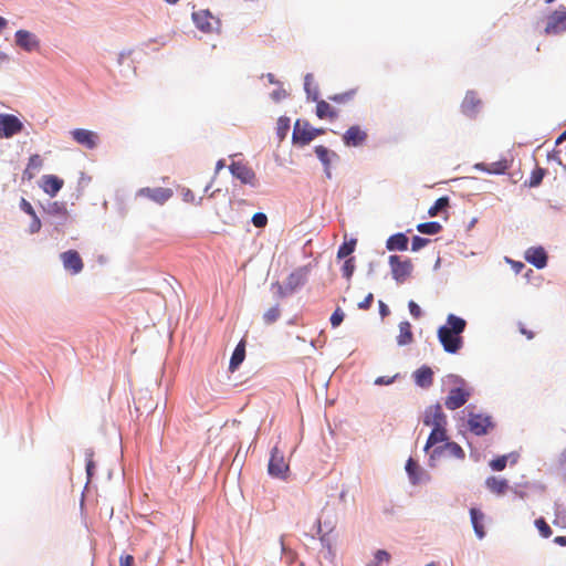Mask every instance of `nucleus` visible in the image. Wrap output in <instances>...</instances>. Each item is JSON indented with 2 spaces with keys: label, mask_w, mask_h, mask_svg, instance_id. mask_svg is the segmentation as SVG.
<instances>
[{
  "label": "nucleus",
  "mask_w": 566,
  "mask_h": 566,
  "mask_svg": "<svg viewBox=\"0 0 566 566\" xmlns=\"http://www.w3.org/2000/svg\"><path fill=\"white\" fill-rule=\"evenodd\" d=\"M465 326L467 322L463 318L449 314L447 324L439 327L438 338L447 353L455 354L462 348L463 338L461 334L464 332Z\"/></svg>",
  "instance_id": "1"
},
{
  "label": "nucleus",
  "mask_w": 566,
  "mask_h": 566,
  "mask_svg": "<svg viewBox=\"0 0 566 566\" xmlns=\"http://www.w3.org/2000/svg\"><path fill=\"white\" fill-rule=\"evenodd\" d=\"M307 272L304 268H300L293 271L287 277L284 285L279 282L273 284L276 287V294L279 297H285L294 293L298 287L304 285L306 282Z\"/></svg>",
  "instance_id": "2"
},
{
  "label": "nucleus",
  "mask_w": 566,
  "mask_h": 566,
  "mask_svg": "<svg viewBox=\"0 0 566 566\" xmlns=\"http://www.w3.org/2000/svg\"><path fill=\"white\" fill-rule=\"evenodd\" d=\"M459 387L451 388L444 399V406L449 410H455L464 406L471 397V389L467 386L463 379L458 380Z\"/></svg>",
  "instance_id": "3"
},
{
  "label": "nucleus",
  "mask_w": 566,
  "mask_h": 566,
  "mask_svg": "<svg viewBox=\"0 0 566 566\" xmlns=\"http://www.w3.org/2000/svg\"><path fill=\"white\" fill-rule=\"evenodd\" d=\"M389 265L394 280L399 284L403 283L413 270L412 262L409 259L402 260L399 255H390Z\"/></svg>",
  "instance_id": "4"
},
{
  "label": "nucleus",
  "mask_w": 566,
  "mask_h": 566,
  "mask_svg": "<svg viewBox=\"0 0 566 566\" xmlns=\"http://www.w3.org/2000/svg\"><path fill=\"white\" fill-rule=\"evenodd\" d=\"M268 471L270 475L280 479H284L289 472V464L284 459L283 451L279 450L277 447H274L271 451Z\"/></svg>",
  "instance_id": "5"
},
{
  "label": "nucleus",
  "mask_w": 566,
  "mask_h": 566,
  "mask_svg": "<svg viewBox=\"0 0 566 566\" xmlns=\"http://www.w3.org/2000/svg\"><path fill=\"white\" fill-rule=\"evenodd\" d=\"M564 31H566V9L563 7L548 15L545 33L547 35H556Z\"/></svg>",
  "instance_id": "6"
},
{
  "label": "nucleus",
  "mask_w": 566,
  "mask_h": 566,
  "mask_svg": "<svg viewBox=\"0 0 566 566\" xmlns=\"http://www.w3.org/2000/svg\"><path fill=\"white\" fill-rule=\"evenodd\" d=\"M23 129L22 122L14 115L0 113V137L11 138L21 133Z\"/></svg>",
  "instance_id": "7"
},
{
  "label": "nucleus",
  "mask_w": 566,
  "mask_h": 566,
  "mask_svg": "<svg viewBox=\"0 0 566 566\" xmlns=\"http://www.w3.org/2000/svg\"><path fill=\"white\" fill-rule=\"evenodd\" d=\"M468 426L475 436H483L493 427V423L491 417L471 412L469 413Z\"/></svg>",
  "instance_id": "8"
},
{
  "label": "nucleus",
  "mask_w": 566,
  "mask_h": 566,
  "mask_svg": "<svg viewBox=\"0 0 566 566\" xmlns=\"http://www.w3.org/2000/svg\"><path fill=\"white\" fill-rule=\"evenodd\" d=\"M230 171L235 178L240 179L242 184H247L252 187H255L258 184L253 169L241 161H233L230 165Z\"/></svg>",
  "instance_id": "9"
},
{
  "label": "nucleus",
  "mask_w": 566,
  "mask_h": 566,
  "mask_svg": "<svg viewBox=\"0 0 566 566\" xmlns=\"http://www.w3.org/2000/svg\"><path fill=\"white\" fill-rule=\"evenodd\" d=\"M174 192L170 188H142L138 190L137 196L145 197L158 205H164L172 197Z\"/></svg>",
  "instance_id": "10"
},
{
  "label": "nucleus",
  "mask_w": 566,
  "mask_h": 566,
  "mask_svg": "<svg viewBox=\"0 0 566 566\" xmlns=\"http://www.w3.org/2000/svg\"><path fill=\"white\" fill-rule=\"evenodd\" d=\"M423 423L432 428L447 426V417L439 403L430 406L426 409Z\"/></svg>",
  "instance_id": "11"
},
{
  "label": "nucleus",
  "mask_w": 566,
  "mask_h": 566,
  "mask_svg": "<svg viewBox=\"0 0 566 566\" xmlns=\"http://www.w3.org/2000/svg\"><path fill=\"white\" fill-rule=\"evenodd\" d=\"M367 132L358 125L350 126L343 135V142L348 147L361 146L367 139Z\"/></svg>",
  "instance_id": "12"
},
{
  "label": "nucleus",
  "mask_w": 566,
  "mask_h": 566,
  "mask_svg": "<svg viewBox=\"0 0 566 566\" xmlns=\"http://www.w3.org/2000/svg\"><path fill=\"white\" fill-rule=\"evenodd\" d=\"M63 266L66 271L72 274H77L83 270V261L78 252L75 250H69L61 254Z\"/></svg>",
  "instance_id": "13"
},
{
  "label": "nucleus",
  "mask_w": 566,
  "mask_h": 566,
  "mask_svg": "<svg viewBox=\"0 0 566 566\" xmlns=\"http://www.w3.org/2000/svg\"><path fill=\"white\" fill-rule=\"evenodd\" d=\"M315 138L314 128L308 123L301 124L300 120L295 123L293 130V140L296 144L307 145Z\"/></svg>",
  "instance_id": "14"
},
{
  "label": "nucleus",
  "mask_w": 566,
  "mask_h": 566,
  "mask_svg": "<svg viewBox=\"0 0 566 566\" xmlns=\"http://www.w3.org/2000/svg\"><path fill=\"white\" fill-rule=\"evenodd\" d=\"M15 43L27 52L38 50L40 44L38 38L27 30H18L15 32Z\"/></svg>",
  "instance_id": "15"
},
{
  "label": "nucleus",
  "mask_w": 566,
  "mask_h": 566,
  "mask_svg": "<svg viewBox=\"0 0 566 566\" xmlns=\"http://www.w3.org/2000/svg\"><path fill=\"white\" fill-rule=\"evenodd\" d=\"M192 20L198 29L203 32H211L214 29V23L218 21L208 10H201L192 13Z\"/></svg>",
  "instance_id": "16"
},
{
  "label": "nucleus",
  "mask_w": 566,
  "mask_h": 566,
  "mask_svg": "<svg viewBox=\"0 0 566 566\" xmlns=\"http://www.w3.org/2000/svg\"><path fill=\"white\" fill-rule=\"evenodd\" d=\"M525 260L537 269H543L547 264V254L542 247H532L525 252Z\"/></svg>",
  "instance_id": "17"
},
{
  "label": "nucleus",
  "mask_w": 566,
  "mask_h": 566,
  "mask_svg": "<svg viewBox=\"0 0 566 566\" xmlns=\"http://www.w3.org/2000/svg\"><path fill=\"white\" fill-rule=\"evenodd\" d=\"M74 140L88 149H93L97 145L96 133L83 128H77L72 132Z\"/></svg>",
  "instance_id": "18"
},
{
  "label": "nucleus",
  "mask_w": 566,
  "mask_h": 566,
  "mask_svg": "<svg viewBox=\"0 0 566 566\" xmlns=\"http://www.w3.org/2000/svg\"><path fill=\"white\" fill-rule=\"evenodd\" d=\"M63 180L54 175H45L42 177L41 188L45 193L54 197L63 187Z\"/></svg>",
  "instance_id": "19"
},
{
  "label": "nucleus",
  "mask_w": 566,
  "mask_h": 566,
  "mask_svg": "<svg viewBox=\"0 0 566 566\" xmlns=\"http://www.w3.org/2000/svg\"><path fill=\"white\" fill-rule=\"evenodd\" d=\"M444 453L457 459H463L465 455L463 449L458 443L452 441H447L443 446L436 448L432 452V457L441 455Z\"/></svg>",
  "instance_id": "20"
},
{
  "label": "nucleus",
  "mask_w": 566,
  "mask_h": 566,
  "mask_svg": "<svg viewBox=\"0 0 566 566\" xmlns=\"http://www.w3.org/2000/svg\"><path fill=\"white\" fill-rule=\"evenodd\" d=\"M134 402L137 411L151 412L157 406L147 390H140L134 399Z\"/></svg>",
  "instance_id": "21"
},
{
  "label": "nucleus",
  "mask_w": 566,
  "mask_h": 566,
  "mask_svg": "<svg viewBox=\"0 0 566 566\" xmlns=\"http://www.w3.org/2000/svg\"><path fill=\"white\" fill-rule=\"evenodd\" d=\"M43 160L40 155L34 154L29 158L28 165L25 169L23 170L22 178L23 180H32L36 172L42 168Z\"/></svg>",
  "instance_id": "22"
},
{
  "label": "nucleus",
  "mask_w": 566,
  "mask_h": 566,
  "mask_svg": "<svg viewBox=\"0 0 566 566\" xmlns=\"http://www.w3.org/2000/svg\"><path fill=\"white\" fill-rule=\"evenodd\" d=\"M470 516H471V522H472V526H473L475 535L480 539H482L485 536V530H484L485 515H484V513L478 509L472 507L470 510Z\"/></svg>",
  "instance_id": "23"
},
{
  "label": "nucleus",
  "mask_w": 566,
  "mask_h": 566,
  "mask_svg": "<svg viewBox=\"0 0 566 566\" xmlns=\"http://www.w3.org/2000/svg\"><path fill=\"white\" fill-rule=\"evenodd\" d=\"M408 238L405 233H396L388 238L386 248L389 251H406L408 249Z\"/></svg>",
  "instance_id": "24"
},
{
  "label": "nucleus",
  "mask_w": 566,
  "mask_h": 566,
  "mask_svg": "<svg viewBox=\"0 0 566 566\" xmlns=\"http://www.w3.org/2000/svg\"><path fill=\"white\" fill-rule=\"evenodd\" d=\"M481 105V101L478 97L476 93L468 92L463 102H462V112L468 116H473L479 106Z\"/></svg>",
  "instance_id": "25"
},
{
  "label": "nucleus",
  "mask_w": 566,
  "mask_h": 566,
  "mask_svg": "<svg viewBox=\"0 0 566 566\" xmlns=\"http://www.w3.org/2000/svg\"><path fill=\"white\" fill-rule=\"evenodd\" d=\"M413 377L416 384L422 388L431 386L433 381V373L428 366H422L417 369L413 374Z\"/></svg>",
  "instance_id": "26"
},
{
  "label": "nucleus",
  "mask_w": 566,
  "mask_h": 566,
  "mask_svg": "<svg viewBox=\"0 0 566 566\" xmlns=\"http://www.w3.org/2000/svg\"><path fill=\"white\" fill-rule=\"evenodd\" d=\"M413 342V334L411 324L407 321L399 323V334L397 336V344L399 346H406Z\"/></svg>",
  "instance_id": "27"
},
{
  "label": "nucleus",
  "mask_w": 566,
  "mask_h": 566,
  "mask_svg": "<svg viewBox=\"0 0 566 566\" xmlns=\"http://www.w3.org/2000/svg\"><path fill=\"white\" fill-rule=\"evenodd\" d=\"M315 154H316L317 158L324 165L326 175L328 177H331V172H329L331 161H332V158H337V154L334 151H331L327 147L322 146V145L315 147Z\"/></svg>",
  "instance_id": "28"
},
{
  "label": "nucleus",
  "mask_w": 566,
  "mask_h": 566,
  "mask_svg": "<svg viewBox=\"0 0 566 566\" xmlns=\"http://www.w3.org/2000/svg\"><path fill=\"white\" fill-rule=\"evenodd\" d=\"M486 488L494 494L502 495L509 489V483L505 479H500L496 476H490L485 481Z\"/></svg>",
  "instance_id": "29"
},
{
  "label": "nucleus",
  "mask_w": 566,
  "mask_h": 566,
  "mask_svg": "<svg viewBox=\"0 0 566 566\" xmlns=\"http://www.w3.org/2000/svg\"><path fill=\"white\" fill-rule=\"evenodd\" d=\"M448 436L446 427H436L432 428L431 433L428 437L427 443L424 449L428 450L429 448L436 446L440 442H447Z\"/></svg>",
  "instance_id": "30"
},
{
  "label": "nucleus",
  "mask_w": 566,
  "mask_h": 566,
  "mask_svg": "<svg viewBox=\"0 0 566 566\" xmlns=\"http://www.w3.org/2000/svg\"><path fill=\"white\" fill-rule=\"evenodd\" d=\"M316 115L321 119H335L338 113L325 101H316Z\"/></svg>",
  "instance_id": "31"
},
{
  "label": "nucleus",
  "mask_w": 566,
  "mask_h": 566,
  "mask_svg": "<svg viewBox=\"0 0 566 566\" xmlns=\"http://www.w3.org/2000/svg\"><path fill=\"white\" fill-rule=\"evenodd\" d=\"M244 357H245L244 343L240 342L232 353L230 364H229V369L231 371H234L239 367V365L244 360Z\"/></svg>",
  "instance_id": "32"
},
{
  "label": "nucleus",
  "mask_w": 566,
  "mask_h": 566,
  "mask_svg": "<svg viewBox=\"0 0 566 566\" xmlns=\"http://www.w3.org/2000/svg\"><path fill=\"white\" fill-rule=\"evenodd\" d=\"M304 88L307 94V98L312 101L318 99V87L314 84V77L312 74H306L304 78Z\"/></svg>",
  "instance_id": "33"
},
{
  "label": "nucleus",
  "mask_w": 566,
  "mask_h": 566,
  "mask_svg": "<svg viewBox=\"0 0 566 566\" xmlns=\"http://www.w3.org/2000/svg\"><path fill=\"white\" fill-rule=\"evenodd\" d=\"M45 211L50 216L66 218L69 212L64 202L54 201L48 205Z\"/></svg>",
  "instance_id": "34"
},
{
  "label": "nucleus",
  "mask_w": 566,
  "mask_h": 566,
  "mask_svg": "<svg viewBox=\"0 0 566 566\" xmlns=\"http://www.w3.org/2000/svg\"><path fill=\"white\" fill-rule=\"evenodd\" d=\"M417 230L424 234H437L442 230V226L437 221L423 222L417 226Z\"/></svg>",
  "instance_id": "35"
},
{
  "label": "nucleus",
  "mask_w": 566,
  "mask_h": 566,
  "mask_svg": "<svg viewBox=\"0 0 566 566\" xmlns=\"http://www.w3.org/2000/svg\"><path fill=\"white\" fill-rule=\"evenodd\" d=\"M449 207V198L441 197L436 200L432 207L429 208L428 214L430 217H436L440 211L447 209Z\"/></svg>",
  "instance_id": "36"
},
{
  "label": "nucleus",
  "mask_w": 566,
  "mask_h": 566,
  "mask_svg": "<svg viewBox=\"0 0 566 566\" xmlns=\"http://www.w3.org/2000/svg\"><path fill=\"white\" fill-rule=\"evenodd\" d=\"M356 242L357 241L355 239H352L349 241L344 242L338 248L337 258L338 259H344V258H347L348 255H350L354 252V250H355Z\"/></svg>",
  "instance_id": "37"
},
{
  "label": "nucleus",
  "mask_w": 566,
  "mask_h": 566,
  "mask_svg": "<svg viewBox=\"0 0 566 566\" xmlns=\"http://www.w3.org/2000/svg\"><path fill=\"white\" fill-rule=\"evenodd\" d=\"M406 471L413 484L419 482V465L413 459H409L406 464Z\"/></svg>",
  "instance_id": "38"
},
{
  "label": "nucleus",
  "mask_w": 566,
  "mask_h": 566,
  "mask_svg": "<svg viewBox=\"0 0 566 566\" xmlns=\"http://www.w3.org/2000/svg\"><path fill=\"white\" fill-rule=\"evenodd\" d=\"M281 316V310L279 305L272 306L263 314V321L265 324L271 325L275 323Z\"/></svg>",
  "instance_id": "39"
},
{
  "label": "nucleus",
  "mask_w": 566,
  "mask_h": 566,
  "mask_svg": "<svg viewBox=\"0 0 566 566\" xmlns=\"http://www.w3.org/2000/svg\"><path fill=\"white\" fill-rule=\"evenodd\" d=\"M93 457H94V452L92 450H87L85 452L87 483L93 478L94 470H95V462L93 460Z\"/></svg>",
  "instance_id": "40"
},
{
  "label": "nucleus",
  "mask_w": 566,
  "mask_h": 566,
  "mask_svg": "<svg viewBox=\"0 0 566 566\" xmlns=\"http://www.w3.org/2000/svg\"><path fill=\"white\" fill-rule=\"evenodd\" d=\"M354 271H355V259L349 258V259L345 260L343 268H342L343 276L346 277L347 280H350V277L354 274Z\"/></svg>",
  "instance_id": "41"
},
{
  "label": "nucleus",
  "mask_w": 566,
  "mask_h": 566,
  "mask_svg": "<svg viewBox=\"0 0 566 566\" xmlns=\"http://www.w3.org/2000/svg\"><path fill=\"white\" fill-rule=\"evenodd\" d=\"M535 526L543 537L548 538L552 535V530L543 517L535 520Z\"/></svg>",
  "instance_id": "42"
},
{
  "label": "nucleus",
  "mask_w": 566,
  "mask_h": 566,
  "mask_svg": "<svg viewBox=\"0 0 566 566\" xmlns=\"http://www.w3.org/2000/svg\"><path fill=\"white\" fill-rule=\"evenodd\" d=\"M506 463H507V455H501V457H497V458L493 459L490 462V467L494 471H502V470L505 469Z\"/></svg>",
  "instance_id": "43"
},
{
  "label": "nucleus",
  "mask_w": 566,
  "mask_h": 566,
  "mask_svg": "<svg viewBox=\"0 0 566 566\" xmlns=\"http://www.w3.org/2000/svg\"><path fill=\"white\" fill-rule=\"evenodd\" d=\"M390 560V554L387 551L378 549L375 553V562L369 564L368 566H379L382 562H389Z\"/></svg>",
  "instance_id": "44"
},
{
  "label": "nucleus",
  "mask_w": 566,
  "mask_h": 566,
  "mask_svg": "<svg viewBox=\"0 0 566 566\" xmlns=\"http://www.w3.org/2000/svg\"><path fill=\"white\" fill-rule=\"evenodd\" d=\"M252 223L256 228H264L268 224V217L263 212H256L252 217Z\"/></svg>",
  "instance_id": "45"
},
{
  "label": "nucleus",
  "mask_w": 566,
  "mask_h": 566,
  "mask_svg": "<svg viewBox=\"0 0 566 566\" xmlns=\"http://www.w3.org/2000/svg\"><path fill=\"white\" fill-rule=\"evenodd\" d=\"M544 177V170L542 168H537L532 172L528 185L531 187H536L542 182Z\"/></svg>",
  "instance_id": "46"
},
{
  "label": "nucleus",
  "mask_w": 566,
  "mask_h": 566,
  "mask_svg": "<svg viewBox=\"0 0 566 566\" xmlns=\"http://www.w3.org/2000/svg\"><path fill=\"white\" fill-rule=\"evenodd\" d=\"M429 242V239L416 235L412 238L411 250L419 251L420 249L424 248Z\"/></svg>",
  "instance_id": "47"
},
{
  "label": "nucleus",
  "mask_w": 566,
  "mask_h": 566,
  "mask_svg": "<svg viewBox=\"0 0 566 566\" xmlns=\"http://www.w3.org/2000/svg\"><path fill=\"white\" fill-rule=\"evenodd\" d=\"M344 321V313L340 308H336L331 316V324L333 327H337Z\"/></svg>",
  "instance_id": "48"
},
{
  "label": "nucleus",
  "mask_w": 566,
  "mask_h": 566,
  "mask_svg": "<svg viewBox=\"0 0 566 566\" xmlns=\"http://www.w3.org/2000/svg\"><path fill=\"white\" fill-rule=\"evenodd\" d=\"M353 95H354V92H346V93L329 96V99L337 102V103H346L349 99H352Z\"/></svg>",
  "instance_id": "49"
},
{
  "label": "nucleus",
  "mask_w": 566,
  "mask_h": 566,
  "mask_svg": "<svg viewBox=\"0 0 566 566\" xmlns=\"http://www.w3.org/2000/svg\"><path fill=\"white\" fill-rule=\"evenodd\" d=\"M408 307H409V312L413 316V318L418 319L421 317V315H422L421 308L419 307V305L416 302L410 301L408 303Z\"/></svg>",
  "instance_id": "50"
},
{
  "label": "nucleus",
  "mask_w": 566,
  "mask_h": 566,
  "mask_svg": "<svg viewBox=\"0 0 566 566\" xmlns=\"http://www.w3.org/2000/svg\"><path fill=\"white\" fill-rule=\"evenodd\" d=\"M373 302H374V294L368 293L366 295V297L361 302L358 303V308L364 310V311L369 310Z\"/></svg>",
  "instance_id": "51"
},
{
  "label": "nucleus",
  "mask_w": 566,
  "mask_h": 566,
  "mask_svg": "<svg viewBox=\"0 0 566 566\" xmlns=\"http://www.w3.org/2000/svg\"><path fill=\"white\" fill-rule=\"evenodd\" d=\"M20 207L25 213H28L31 217L36 214L31 203L24 198L21 199Z\"/></svg>",
  "instance_id": "52"
},
{
  "label": "nucleus",
  "mask_w": 566,
  "mask_h": 566,
  "mask_svg": "<svg viewBox=\"0 0 566 566\" xmlns=\"http://www.w3.org/2000/svg\"><path fill=\"white\" fill-rule=\"evenodd\" d=\"M40 229H41V221L38 218V216L35 214V216L32 217V222L30 224V232L31 233H36V232L40 231Z\"/></svg>",
  "instance_id": "53"
},
{
  "label": "nucleus",
  "mask_w": 566,
  "mask_h": 566,
  "mask_svg": "<svg viewBox=\"0 0 566 566\" xmlns=\"http://www.w3.org/2000/svg\"><path fill=\"white\" fill-rule=\"evenodd\" d=\"M182 198L187 202H195L196 198L193 192L190 189H182Z\"/></svg>",
  "instance_id": "54"
},
{
  "label": "nucleus",
  "mask_w": 566,
  "mask_h": 566,
  "mask_svg": "<svg viewBox=\"0 0 566 566\" xmlns=\"http://www.w3.org/2000/svg\"><path fill=\"white\" fill-rule=\"evenodd\" d=\"M134 557L132 555L122 556L119 559V566H133Z\"/></svg>",
  "instance_id": "55"
},
{
  "label": "nucleus",
  "mask_w": 566,
  "mask_h": 566,
  "mask_svg": "<svg viewBox=\"0 0 566 566\" xmlns=\"http://www.w3.org/2000/svg\"><path fill=\"white\" fill-rule=\"evenodd\" d=\"M286 92L284 90H277L272 93V98L276 102L281 101L282 98L286 97Z\"/></svg>",
  "instance_id": "56"
},
{
  "label": "nucleus",
  "mask_w": 566,
  "mask_h": 566,
  "mask_svg": "<svg viewBox=\"0 0 566 566\" xmlns=\"http://www.w3.org/2000/svg\"><path fill=\"white\" fill-rule=\"evenodd\" d=\"M378 305H379V313H380L381 317H386L387 315H389L390 311H389L388 306L382 301H379Z\"/></svg>",
  "instance_id": "57"
},
{
  "label": "nucleus",
  "mask_w": 566,
  "mask_h": 566,
  "mask_svg": "<svg viewBox=\"0 0 566 566\" xmlns=\"http://www.w3.org/2000/svg\"><path fill=\"white\" fill-rule=\"evenodd\" d=\"M392 380H394V378H386V377L381 376L375 380V384L376 385H389L392 382Z\"/></svg>",
  "instance_id": "58"
},
{
  "label": "nucleus",
  "mask_w": 566,
  "mask_h": 566,
  "mask_svg": "<svg viewBox=\"0 0 566 566\" xmlns=\"http://www.w3.org/2000/svg\"><path fill=\"white\" fill-rule=\"evenodd\" d=\"M553 523L557 526L566 527V516L562 518L557 517Z\"/></svg>",
  "instance_id": "59"
},
{
  "label": "nucleus",
  "mask_w": 566,
  "mask_h": 566,
  "mask_svg": "<svg viewBox=\"0 0 566 566\" xmlns=\"http://www.w3.org/2000/svg\"><path fill=\"white\" fill-rule=\"evenodd\" d=\"M554 543H556L560 546H566V536H556L554 538Z\"/></svg>",
  "instance_id": "60"
},
{
  "label": "nucleus",
  "mask_w": 566,
  "mask_h": 566,
  "mask_svg": "<svg viewBox=\"0 0 566 566\" xmlns=\"http://www.w3.org/2000/svg\"><path fill=\"white\" fill-rule=\"evenodd\" d=\"M287 127H289V120L281 118L279 122V129H287Z\"/></svg>",
  "instance_id": "61"
},
{
  "label": "nucleus",
  "mask_w": 566,
  "mask_h": 566,
  "mask_svg": "<svg viewBox=\"0 0 566 566\" xmlns=\"http://www.w3.org/2000/svg\"><path fill=\"white\" fill-rule=\"evenodd\" d=\"M559 462L563 467H566V449L560 453Z\"/></svg>",
  "instance_id": "62"
},
{
  "label": "nucleus",
  "mask_w": 566,
  "mask_h": 566,
  "mask_svg": "<svg viewBox=\"0 0 566 566\" xmlns=\"http://www.w3.org/2000/svg\"><path fill=\"white\" fill-rule=\"evenodd\" d=\"M520 331H521L522 334L526 335V337L528 339L533 338V333L532 332L526 331L524 327H521Z\"/></svg>",
  "instance_id": "63"
},
{
  "label": "nucleus",
  "mask_w": 566,
  "mask_h": 566,
  "mask_svg": "<svg viewBox=\"0 0 566 566\" xmlns=\"http://www.w3.org/2000/svg\"><path fill=\"white\" fill-rule=\"evenodd\" d=\"M563 140H566V129L560 134V136L557 138L556 144L562 143Z\"/></svg>",
  "instance_id": "64"
}]
</instances>
